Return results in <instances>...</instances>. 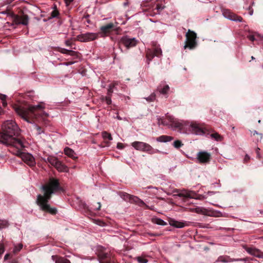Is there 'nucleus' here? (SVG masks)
Masks as SVG:
<instances>
[{
  "instance_id": "24",
  "label": "nucleus",
  "mask_w": 263,
  "mask_h": 263,
  "mask_svg": "<svg viewBox=\"0 0 263 263\" xmlns=\"http://www.w3.org/2000/svg\"><path fill=\"white\" fill-rule=\"evenodd\" d=\"M29 17L27 15L23 14L20 18V23L24 25H27L28 24Z\"/></svg>"
},
{
  "instance_id": "50",
  "label": "nucleus",
  "mask_w": 263,
  "mask_h": 263,
  "mask_svg": "<svg viewBox=\"0 0 263 263\" xmlns=\"http://www.w3.org/2000/svg\"><path fill=\"white\" fill-rule=\"evenodd\" d=\"M65 44L67 45V46H70V43L69 41H66L65 42Z\"/></svg>"
},
{
  "instance_id": "49",
  "label": "nucleus",
  "mask_w": 263,
  "mask_h": 263,
  "mask_svg": "<svg viewBox=\"0 0 263 263\" xmlns=\"http://www.w3.org/2000/svg\"><path fill=\"white\" fill-rule=\"evenodd\" d=\"M9 254H6L5 256H4V259L5 260H7L9 258Z\"/></svg>"
},
{
  "instance_id": "36",
  "label": "nucleus",
  "mask_w": 263,
  "mask_h": 263,
  "mask_svg": "<svg viewBox=\"0 0 263 263\" xmlns=\"http://www.w3.org/2000/svg\"><path fill=\"white\" fill-rule=\"evenodd\" d=\"M115 86L114 84L110 85L107 90V96H111L113 92V88Z\"/></svg>"
},
{
  "instance_id": "51",
  "label": "nucleus",
  "mask_w": 263,
  "mask_h": 263,
  "mask_svg": "<svg viewBox=\"0 0 263 263\" xmlns=\"http://www.w3.org/2000/svg\"><path fill=\"white\" fill-rule=\"evenodd\" d=\"M37 129L39 130V133L41 134V128L37 126H36Z\"/></svg>"
},
{
  "instance_id": "27",
  "label": "nucleus",
  "mask_w": 263,
  "mask_h": 263,
  "mask_svg": "<svg viewBox=\"0 0 263 263\" xmlns=\"http://www.w3.org/2000/svg\"><path fill=\"white\" fill-rule=\"evenodd\" d=\"M218 261L224 262H231L233 260L228 256H220L218 258Z\"/></svg>"
},
{
  "instance_id": "17",
  "label": "nucleus",
  "mask_w": 263,
  "mask_h": 263,
  "mask_svg": "<svg viewBox=\"0 0 263 263\" xmlns=\"http://www.w3.org/2000/svg\"><path fill=\"white\" fill-rule=\"evenodd\" d=\"M134 201L139 205L142 206H145L147 209H149L151 210H153L154 208V206H149L147 205L141 199L138 198L137 197H133Z\"/></svg>"
},
{
  "instance_id": "59",
  "label": "nucleus",
  "mask_w": 263,
  "mask_h": 263,
  "mask_svg": "<svg viewBox=\"0 0 263 263\" xmlns=\"http://www.w3.org/2000/svg\"><path fill=\"white\" fill-rule=\"evenodd\" d=\"M97 224H98L99 225H101V223H97Z\"/></svg>"
},
{
  "instance_id": "39",
  "label": "nucleus",
  "mask_w": 263,
  "mask_h": 263,
  "mask_svg": "<svg viewBox=\"0 0 263 263\" xmlns=\"http://www.w3.org/2000/svg\"><path fill=\"white\" fill-rule=\"evenodd\" d=\"M137 260L139 263H146L147 262V260L146 258L141 256L138 257Z\"/></svg>"
},
{
  "instance_id": "56",
  "label": "nucleus",
  "mask_w": 263,
  "mask_h": 263,
  "mask_svg": "<svg viewBox=\"0 0 263 263\" xmlns=\"http://www.w3.org/2000/svg\"><path fill=\"white\" fill-rule=\"evenodd\" d=\"M117 118L119 120H121V118L119 116H117Z\"/></svg>"
},
{
  "instance_id": "5",
  "label": "nucleus",
  "mask_w": 263,
  "mask_h": 263,
  "mask_svg": "<svg viewBox=\"0 0 263 263\" xmlns=\"http://www.w3.org/2000/svg\"><path fill=\"white\" fill-rule=\"evenodd\" d=\"M185 43L184 46V48L186 49L189 48L190 49H193L197 45L196 39L197 37L196 33L190 30L186 33Z\"/></svg>"
},
{
  "instance_id": "9",
  "label": "nucleus",
  "mask_w": 263,
  "mask_h": 263,
  "mask_svg": "<svg viewBox=\"0 0 263 263\" xmlns=\"http://www.w3.org/2000/svg\"><path fill=\"white\" fill-rule=\"evenodd\" d=\"M222 12L224 17L230 20L239 22H242V18L241 16L233 13L229 9H224L222 10Z\"/></svg>"
},
{
  "instance_id": "26",
  "label": "nucleus",
  "mask_w": 263,
  "mask_h": 263,
  "mask_svg": "<svg viewBox=\"0 0 263 263\" xmlns=\"http://www.w3.org/2000/svg\"><path fill=\"white\" fill-rule=\"evenodd\" d=\"M109 254L105 252H101L99 254V257L100 259V263H103V260L105 259H107L109 257Z\"/></svg>"
},
{
  "instance_id": "7",
  "label": "nucleus",
  "mask_w": 263,
  "mask_h": 263,
  "mask_svg": "<svg viewBox=\"0 0 263 263\" xmlns=\"http://www.w3.org/2000/svg\"><path fill=\"white\" fill-rule=\"evenodd\" d=\"M18 149L16 154L20 156L24 162L30 166H33L35 164L34 158L32 155L29 153H22L20 151V149Z\"/></svg>"
},
{
  "instance_id": "4",
  "label": "nucleus",
  "mask_w": 263,
  "mask_h": 263,
  "mask_svg": "<svg viewBox=\"0 0 263 263\" xmlns=\"http://www.w3.org/2000/svg\"><path fill=\"white\" fill-rule=\"evenodd\" d=\"M132 146L137 151L145 152L151 154L159 152L158 150L154 152L149 144L143 142L135 141L132 143Z\"/></svg>"
},
{
  "instance_id": "33",
  "label": "nucleus",
  "mask_w": 263,
  "mask_h": 263,
  "mask_svg": "<svg viewBox=\"0 0 263 263\" xmlns=\"http://www.w3.org/2000/svg\"><path fill=\"white\" fill-rule=\"evenodd\" d=\"M214 194V193L213 192H208L205 195H200L198 198H197V199L199 200L205 199L207 198L208 195L211 196Z\"/></svg>"
},
{
  "instance_id": "38",
  "label": "nucleus",
  "mask_w": 263,
  "mask_h": 263,
  "mask_svg": "<svg viewBox=\"0 0 263 263\" xmlns=\"http://www.w3.org/2000/svg\"><path fill=\"white\" fill-rule=\"evenodd\" d=\"M204 210V209L200 208V207H197L195 209H193L192 210V211L195 212L197 213H202L203 212V211Z\"/></svg>"
},
{
  "instance_id": "23",
  "label": "nucleus",
  "mask_w": 263,
  "mask_h": 263,
  "mask_svg": "<svg viewBox=\"0 0 263 263\" xmlns=\"http://www.w3.org/2000/svg\"><path fill=\"white\" fill-rule=\"evenodd\" d=\"M170 89V87L168 85H166L163 86L162 87L161 86H160L158 87V90L159 92L162 94V95H166L167 94V92Z\"/></svg>"
},
{
  "instance_id": "30",
  "label": "nucleus",
  "mask_w": 263,
  "mask_h": 263,
  "mask_svg": "<svg viewBox=\"0 0 263 263\" xmlns=\"http://www.w3.org/2000/svg\"><path fill=\"white\" fill-rule=\"evenodd\" d=\"M153 221L154 223L160 226H165L166 224V223L164 220L159 218H156L153 220Z\"/></svg>"
},
{
  "instance_id": "19",
  "label": "nucleus",
  "mask_w": 263,
  "mask_h": 263,
  "mask_svg": "<svg viewBox=\"0 0 263 263\" xmlns=\"http://www.w3.org/2000/svg\"><path fill=\"white\" fill-rule=\"evenodd\" d=\"M55 167L60 172H67L68 171V167L60 161Z\"/></svg>"
},
{
  "instance_id": "31",
  "label": "nucleus",
  "mask_w": 263,
  "mask_h": 263,
  "mask_svg": "<svg viewBox=\"0 0 263 263\" xmlns=\"http://www.w3.org/2000/svg\"><path fill=\"white\" fill-rule=\"evenodd\" d=\"M181 193L183 195V196L184 197L192 198V194L193 193V192L191 191L183 190L181 191Z\"/></svg>"
},
{
  "instance_id": "16",
  "label": "nucleus",
  "mask_w": 263,
  "mask_h": 263,
  "mask_svg": "<svg viewBox=\"0 0 263 263\" xmlns=\"http://www.w3.org/2000/svg\"><path fill=\"white\" fill-rule=\"evenodd\" d=\"M173 138L171 136L162 135L157 138V141L159 142H167L172 141Z\"/></svg>"
},
{
  "instance_id": "37",
  "label": "nucleus",
  "mask_w": 263,
  "mask_h": 263,
  "mask_svg": "<svg viewBox=\"0 0 263 263\" xmlns=\"http://www.w3.org/2000/svg\"><path fill=\"white\" fill-rule=\"evenodd\" d=\"M54 8L55 9L52 11L51 13V16L53 18L58 16L59 15V12L56 9L55 6H54Z\"/></svg>"
},
{
  "instance_id": "8",
  "label": "nucleus",
  "mask_w": 263,
  "mask_h": 263,
  "mask_svg": "<svg viewBox=\"0 0 263 263\" xmlns=\"http://www.w3.org/2000/svg\"><path fill=\"white\" fill-rule=\"evenodd\" d=\"M153 44L154 46L153 51L149 49L146 50V58L149 62L151 61L155 56L159 57L162 55V51L160 48L157 46L156 44L155 43H153Z\"/></svg>"
},
{
  "instance_id": "2",
  "label": "nucleus",
  "mask_w": 263,
  "mask_h": 263,
  "mask_svg": "<svg viewBox=\"0 0 263 263\" xmlns=\"http://www.w3.org/2000/svg\"><path fill=\"white\" fill-rule=\"evenodd\" d=\"M20 129L16 123L12 120H7L2 125L0 142L7 145L14 146L17 149H22L25 147L24 142L16 138L20 135Z\"/></svg>"
},
{
  "instance_id": "10",
  "label": "nucleus",
  "mask_w": 263,
  "mask_h": 263,
  "mask_svg": "<svg viewBox=\"0 0 263 263\" xmlns=\"http://www.w3.org/2000/svg\"><path fill=\"white\" fill-rule=\"evenodd\" d=\"M211 155L206 151H200L198 152L196 156V158L200 163H206L211 159Z\"/></svg>"
},
{
  "instance_id": "1",
  "label": "nucleus",
  "mask_w": 263,
  "mask_h": 263,
  "mask_svg": "<svg viewBox=\"0 0 263 263\" xmlns=\"http://www.w3.org/2000/svg\"><path fill=\"white\" fill-rule=\"evenodd\" d=\"M41 189L43 191V195H37L36 199L37 205L43 211L52 215L56 214L57 208L51 207L48 202L51 195L56 193L61 189L59 180L53 178H50L47 183L41 186Z\"/></svg>"
},
{
  "instance_id": "48",
  "label": "nucleus",
  "mask_w": 263,
  "mask_h": 263,
  "mask_svg": "<svg viewBox=\"0 0 263 263\" xmlns=\"http://www.w3.org/2000/svg\"><path fill=\"white\" fill-rule=\"evenodd\" d=\"M73 0H65V3L67 5H69L71 2H72Z\"/></svg>"
},
{
  "instance_id": "55",
  "label": "nucleus",
  "mask_w": 263,
  "mask_h": 263,
  "mask_svg": "<svg viewBox=\"0 0 263 263\" xmlns=\"http://www.w3.org/2000/svg\"><path fill=\"white\" fill-rule=\"evenodd\" d=\"M246 159H249V157H248V155L246 156L245 160H246Z\"/></svg>"
},
{
  "instance_id": "11",
  "label": "nucleus",
  "mask_w": 263,
  "mask_h": 263,
  "mask_svg": "<svg viewBox=\"0 0 263 263\" xmlns=\"http://www.w3.org/2000/svg\"><path fill=\"white\" fill-rule=\"evenodd\" d=\"M120 41L127 48L134 47L137 44V40L136 38H130L127 36H123Z\"/></svg>"
},
{
  "instance_id": "6",
  "label": "nucleus",
  "mask_w": 263,
  "mask_h": 263,
  "mask_svg": "<svg viewBox=\"0 0 263 263\" xmlns=\"http://www.w3.org/2000/svg\"><path fill=\"white\" fill-rule=\"evenodd\" d=\"M98 33L93 32H87L78 35L77 36V40L81 42H87L92 41L98 39Z\"/></svg>"
},
{
  "instance_id": "43",
  "label": "nucleus",
  "mask_w": 263,
  "mask_h": 263,
  "mask_svg": "<svg viewBox=\"0 0 263 263\" xmlns=\"http://www.w3.org/2000/svg\"><path fill=\"white\" fill-rule=\"evenodd\" d=\"M4 252V247L3 245L0 244V254H2Z\"/></svg>"
},
{
  "instance_id": "14",
  "label": "nucleus",
  "mask_w": 263,
  "mask_h": 263,
  "mask_svg": "<svg viewBox=\"0 0 263 263\" xmlns=\"http://www.w3.org/2000/svg\"><path fill=\"white\" fill-rule=\"evenodd\" d=\"M114 27V24L112 23H109L106 25L103 26L100 28L101 33L103 34V35H105L106 34L109 33L111 31V29Z\"/></svg>"
},
{
  "instance_id": "20",
  "label": "nucleus",
  "mask_w": 263,
  "mask_h": 263,
  "mask_svg": "<svg viewBox=\"0 0 263 263\" xmlns=\"http://www.w3.org/2000/svg\"><path fill=\"white\" fill-rule=\"evenodd\" d=\"M64 151L65 154L68 156V157L71 158H77V156H76V154L74 151L71 149L70 148L68 147H65Z\"/></svg>"
},
{
  "instance_id": "34",
  "label": "nucleus",
  "mask_w": 263,
  "mask_h": 263,
  "mask_svg": "<svg viewBox=\"0 0 263 263\" xmlns=\"http://www.w3.org/2000/svg\"><path fill=\"white\" fill-rule=\"evenodd\" d=\"M148 102H153L156 99V95L154 93H152L149 97L145 98Z\"/></svg>"
},
{
  "instance_id": "3",
  "label": "nucleus",
  "mask_w": 263,
  "mask_h": 263,
  "mask_svg": "<svg viewBox=\"0 0 263 263\" xmlns=\"http://www.w3.org/2000/svg\"><path fill=\"white\" fill-rule=\"evenodd\" d=\"M45 107L41 103L36 105H29L27 108L15 107L16 112L27 122H30L29 119L36 118L39 116L38 111L42 110Z\"/></svg>"
},
{
  "instance_id": "35",
  "label": "nucleus",
  "mask_w": 263,
  "mask_h": 263,
  "mask_svg": "<svg viewBox=\"0 0 263 263\" xmlns=\"http://www.w3.org/2000/svg\"><path fill=\"white\" fill-rule=\"evenodd\" d=\"M174 146L176 148H179L183 145L182 143L180 140H176L173 143Z\"/></svg>"
},
{
  "instance_id": "18",
  "label": "nucleus",
  "mask_w": 263,
  "mask_h": 263,
  "mask_svg": "<svg viewBox=\"0 0 263 263\" xmlns=\"http://www.w3.org/2000/svg\"><path fill=\"white\" fill-rule=\"evenodd\" d=\"M167 118L170 120L172 125H174L176 127H180L182 126V124L178 122L174 117L171 116H167Z\"/></svg>"
},
{
  "instance_id": "53",
  "label": "nucleus",
  "mask_w": 263,
  "mask_h": 263,
  "mask_svg": "<svg viewBox=\"0 0 263 263\" xmlns=\"http://www.w3.org/2000/svg\"><path fill=\"white\" fill-rule=\"evenodd\" d=\"M3 113V110L2 108L0 107V115L2 114Z\"/></svg>"
},
{
  "instance_id": "47",
  "label": "nucleus",
  "mask_w": 263,
  "mask_h": 263,
  "mask_svg": "<svg viewBox=\"0 0 263 263\" xmlns=\"http://www.w3.org/2000/svg\"><path fill=\"white\" fill-rule=\"evenodd\" d=\"M248 38L251 41H254L255 40V37H254V35H250L248 36Z\"/></svg>"
},
{
  "instance_id": "45",
  "label": "nucleus",
  "mask_w": 263,
  "mask_h": 263,
  "mask_svg": "<svg viewBox=\"0 0 263 263\" xmlns=\"http://www.w3.org/2000/svg\"><path fill=\"white\" fill-rule=\"evenodd\" d=\"M117 147L118 149H122V148H123L124 146H123V145L122 143H117Z\"/></svg>"
},
{
  "instance_id": "42",
  "label": "nucleus",
  "mask_w": 263,
  "mask_h": 263,
  "mask_svg": "<svg viewBox=\"0 0 263 263\" xmlns=\"http://www.w3.org/2000/svg\"><path fill=\"white\" fill-rule=\"evenodd\" d=\"M251 135L252 136H255V135H258L260 136V140L262 138V135L261 134H260V133H257L256 130H254V131H252L251 132Z\"/></svg>"
},
{
  "instance_id": "29",
  "label": "nucleus",
  "mask_w": 263,
  "mask_h": 263,
  "mask_svg": "<svg viewBox=\"0 0 263 263\" xmlns=\"http://www.w3.org/2000/svg\"><path fill=\"white\" fill-rule=\"evenodd\" d=\"M62 53L64 54H67L69 55H76V52L72 50H69L65 49H62L61 51Z\"/></svg>"
},
{
  "instance_id": "15",
  "label": "nucleus",
  "mask_w": 263,
  "mask_h": 263,
  "mask_svg": "<svg viewBox=\"0 0 263 263\" xmlns=\"http://www.w3.org/2000/svg\"><path fill=\"white\" fill-rule=\"evenodd\" d=\"M52 259L55 261V263H71L68 259L57 255L52 256Z\"/></svg>"
},
{
  "instance_id": "13",
  "label": "nucleus",
  "mask_w": 263,
  "mask_h": 263,
  "mask_svg": "<svg viewBox=\"0 0 263 263\" xmlns=\"http://www.w3.org/2000/svg\"><path fill=\"white\" fill-rule=\"evenodd\" d=\"M192 132L196 135H203L204 133L202 128L199 127L198 125L196 123H192L191 125Z\"/></svg>"
},
{
  "instance_id": "21",
  "label": "nucleus",
  "mask_w": 263,
  "mask_h": 263,
  "mask_svg": "<svg viewBox=\"0 0 263 263\" xmlns=\"http://www.w3.org/2000/svg\"><path fill=\"white\" fill-rule=\"evenodd\" d=\"M59 161L58 160V159L53 156L48 157L46 160V162L49 163L50 164L54 166V167L56 166Z\"/></svg>"
},
{
  "instance_id": "57",
  "label": "nucleus",
  "mask_w": 263,
  "mask_h": 263,
  "mask_svg": "<svg viewBox=\"0 0 263 263\" xmlns=\"http://www.w3.org/2000/svg\"><path fill=\"white\" fill-rule=\"evenodd\" d=\"M251 59H252V60H254L255 58L252 56V57H251Z\"/></svg>"
},
{
  "instance_id": "22",
  "label": "nucleus",
  "mask_w": 263,
  "mask_h": 263,
  "mask_svg": "<svg viewBox=\"0 0 263 263\" xmlns=\"http://www.w3.org/2000/svg\"><path fill=\"white\" fill-rule=\"evenodd\" d=\"M170 224L172 226L177 228H182L185 226L184 223L176 220L170 221Z\"/></svg>"
},
{
  "instance_id": "44",
  "label": "nucleus",
  "mask_w": 263,
  "mask_h": 263,
  "mask_svg": "<svg viewBox=\"0 0 263 263\" xmlns=\"http://www.w3.org/2000/svg\"><path fill=\"white\" fill-rule=\"evenodd\" d=\"M259 150H260V148L259 147H257L256 149V153L257 154V157L258 158H260L261 156H260V154L259 153Z\"/></svg>"
},
{
  "instance_id": "40",
  "label": "nucleus",
  "mask_w": 263,
  "mask_h": 263,
  "mask_svg": "<svg viewBox=\"0 0 263 263\" xmlns=\"http://www.w3.org/2000/svg\"><path fill=\"white\" fill-rule=\"evenodd\" d=\"M23 247V245L22 244H19L18 246H15L13 251L15 253L19 251H20Z\"/></svg>"
},
{
  "instance_id": "46",
  "label": "nucleus",
  "mask_w": 263,
  "mask_h": 263,
  "mask_svg": "<svg viewBox=\"0 0 263 263\" xmlns=\"http://www.w3.org/2000/svg\"><path fill=\"white\" fill-rule=\"evenodd\" d=\"M97 205L98 206H96L94 209L96 210H99L101 208V203L100 202H98L97 203Z\"/></svg>"
},
{
  "instance_id": "58",
  "label": "nucleus",
  "mask_w": 263,
  "mask_h": 263,
  "mask_svg": "<svg viewBox=\"0 0 263 263\" xmlns=\"http://www.w3.org/2000/svg\"><path fill=\"white\" fill-rule=\"evenodd\" d=\"M158 120H159V122H158V124H160V119L158 118Z\"/></svg>"
},
{
  "instance_id": "52",
  "label": "nucleus",
  "mask_w": 263,
  "mask_h": 263,
  "mask_svg": "<svg viewBox=\"0 0 263 263\" xmlns=\"http://www.w3.org/2000/svg\"><path fill=\"white\" fill-rule=\"evenodd\" d=\"M183 195L181 193V192L177 195V196H178L179 197H183Z\"/></svg>"
},
{
  "instance_id": "32",
  "label": "nucleus",
  "mask_w": 263,
  "mask_h": 263,
  "mask_svg": "<svg viewBox=\"0 0 263 263\" xmlns=\"http://www.w3.org/2000/svg\"><path fill=\"white\" fill-rule=\"evenodd\" d=\"M7 96L5 95L0 93V99L2 101L3 106L4 107H6L7 105V103L6 102Z\"/></svg>"
},
{
  "instance_id": "54",
  "label": "nucleus",
  "mask_w": 263,
  "mask_h": 263,
  "mask_svg": "<svg viewBox=\"0 0 263 263\" xmlns=\"http://www.w3.org/2000/svg\"><path fill=\"white\" fill-rule=\"evenodd\" d=\"M72 63H65V65H66V66H68V65H70V64H72Z\"/></svg>"
},
{
  "instance_id": "28",
  "label": "nucleus",
  "mask_w": 263,
  "mask_h": 263,
  "mask_svg": "<svg viewBox=\"0 0 263 263\" xmlns=\"http://www.w3.org/2000/svg\"><path fill=\"white\" fill-rule=\"evenodd\" d=\"M102 136L104 139H108L109 141L112 140V138L110 133H107V132H103L102 133Z\"/></svg>"
},
{
  "instance_id": "25",
  "label": "nucleus",
  "mask_w": 263,
  "mask_h": 263,
  "mask_svg": "<svg viewBox=\"0 0 263 263\" xmlns=\"http://www.w3.org/2000/svg\"><path fill=\"white\" fill-rule=\"evenodd\" d=\"M210 137L216 141H221L223 139L222 137L216 132L211 134Z\"/></svg>"
},
{
  "instance_id": "41",
  "label": "nucleus",
  "mask_w": 263,
  "mask_h": 263,
  "mask_svg": "<svg viewBox=\"0 0 263 263\" xmlns=\"http://www.w3.org/2000/svg\"><path fill=\"white\" fill-rule=\"evenodd\" d=\"M106 104L109 105L111 103V96H107L105 97Z\"/></svg>"
},
{
  "instance_id": "12",
  "label": "nucleus",
  "mask_w": 263,
  "mask_h": 263,
  "mask_svg": "<svg viewBox=\"0 0 263 263\" xmlns=\"http://www.w3.org/2000/svg\"><path fill=\"white\" fill-rule=\"evenodd\" d=\"M247 251L250 254L257 257L258 258L263 257V253L261 252L258 249L255 248H248Z\"/></svg>"
}]
</instances>
